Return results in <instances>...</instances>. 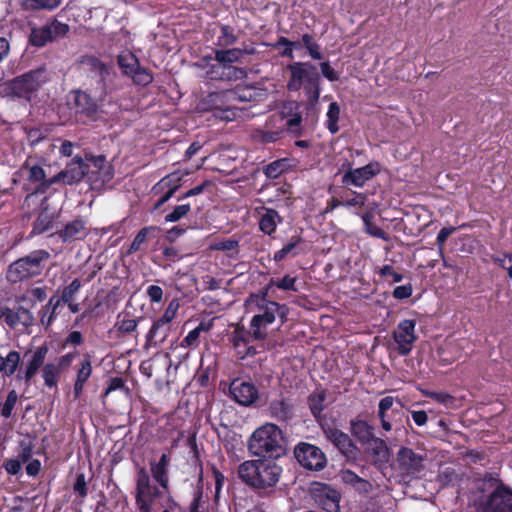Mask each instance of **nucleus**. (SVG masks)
<instances>
[{"label": "nucleus", "instance_id": "f704fd0d", "mask_svg": "<svg viewBox=\"0 0 512 512\" xmlns=\"http://www.w3.org/2000/svg\"><path fill=\"white\" fill-rule=\"evenodd\" d=\"M21 362L20 353L16 350H11L4 357L0 354V373L3 376L11 377L18 371Z\"/></svg>", "mask_w": 512, "mask_h": 512}, {"label": "nucleus", "instance_id": "4468645a", "mask_svg": "<svg viewBox=\"0 0 512 512\" xmlns=\"http://www.w3.org/2000/svg\"><path fill=\"white\" fill-rule=\"evenodd\" d=\"M347 166L348 170L342 176V184L345 187L361 188L381 171V165L376 161L359 168H352L350 162H347Z\"/></svg>", "mask_w": 512, "mask_h": 512}, {"label": "nucleus", "instance_id": "bb28decb", "mask_svg": "<svg viewBox=\"0 0 512 512\" xmlns=\"http://www.w3.org/2000/svg\"><path fill=\"white\" fill-rule=\"evenodd\" d=\"M170 332L171 324L158 318L153 322L146 335V345L153 347L161 346L168 338Z\"/></svg>", "mask_w": 512, "mask_h": 512}, {"label": "nucleus", "instance_id": "c03bdc74", "mask_svg": "<svg viewBox=\"0 0 512 512\" xmlns=\"http://www.w3.org/2000/svg\"><path fill=\"white\" fill-rule=\"evenodd\" d=\"M372 217L373 216L370 212H366L362 215V221L365 226V232L373 237L382 239L384 241H388V234L382 228L372 223Z\"/></svg>", "mask_w": 512, "mask_h": 512}, {"label": "nucleus", "instance_id": "3c124183", "mask_svg": "<svg viewBox=\"0 0 512 512\" xmlns=\"http://www.w3.org/2000/svg\"><path fill=\"white\" fill-rule=\"evenodd\" d=\"M281 45H286V48L283 49L282 52H280V55L282 57H288V58H293L294 57L293 50L300 47L299 42L291 41L284 36L279 37L277 42L272 44V47L280 48Z\"/></svg>", "mask_w": 512, "mask_h": 512}, {"label": "nucleus", "instance_id": "20e7f679", "mask_svg": "<svg viewBox=\"0 0 512 512\" xmlns=\"http://www.w3.org/2000/svg\"><path fill=\"white\" fill-rule=\"evenodd\" d=\"M250 310L255 306V314L250 323V333L256 340H264L267 337V327L272 324L276 316L285 317V306L277 302L267 300L265 296L251 295L246 301Z\"/></svg>", "mask_w": 512, "mask_h": 512}, {"label": "nucleus", "instance_id": "f03ea898", "mask_svg": "<svg viewBox=\"0 0 512 512\" xmlns=\"http://www.w3.org/2000/svg\"><path fill=\"white\" fill-rule=\"evenodd\" d=\"M248 449L254 456L277 459L286 454V439L277 425L266 423L252 433Z\"/></svg>", "mask_w": 512, "mask_h": 512}, {"label": "nucleus", "instance_id": "6ab92c4d", "mask_svg": "<svg viewBox=\"0 0 512 512\" xmlns=\"http://www.w3.org/2000/svg\"><path fill=\"white\" fill-rule=\"evenodd\" d=\"M87 164L84 163L80 156H75L73 160L66 165L65 169L52 177V181L72 185L80 182L83 177L87 176Z\"/></svg>", "mask_w": 512, "mask_h": 512}, {"label": "nucleus", "instance_id": "864d4df0", "mask_svg": "<svg viewBox=\"0 0 512 512\" xmlns=\"http://www.w3.org/2000/svg\"><path fill=\"white\" fill-rule=\"evenodd\" d=\"M64 304V301H61V296L57 294L50 297L48 303L44 306V309L50 310L49 319L46 321L47 323H53L58 315V308Z\"/></svg>", "mask_w": 512, "mask_h": 512}, {"label": "nucleus", "instance_id": "ea45409f", "mask_svg": "<svg viewBox=\"0 0 512 512\" xmlns=\"http://www.w3.org/2000/svg\"><path fill=\"white\" fill-rule=\"evenodd\" d=\"M212 328L211 322L202 321L196 328L191 330L187 336L182 340L181 347L187 348L191 346H196L199 343V337L201 332L209 331Z\"/></svg>", "mask_w": 512, "mask_h": 512}, {"label": "nucleus", "instance_id": "0eeeda50", "mask_svg": "<svg viewBox=\"0 0 512 512\" xmlns=\"http://www.w3.org/2000/svg\"><path fill=\"white\" fill-rule=\"evenodd\" d=\"M161 496L157 486L151 484L150 476L145 467H139L136 473L135 500L139 512H152L154 500Z\"/></svg>", "mask_w": 512, "mask_h": 512}, {"label": "nucleus", "instance_id": "774afa93", "mask_svg": "<svg viewBox=\"0 0 512 512\" xmlns=\"http://www.w3.org/2000/svg\"><path fill=\"white\" fill-rule=\"evenodd\" d=\"M147 295L152 303H159L163 298V289L158 285H150L147 288Z\"/></svg>", "mask_w": 512, "mask_h": 512}, {"label": "nucleus", "instance_id": "423d86ee", "mask_svg": "<svg viewBox=\"0 0 512 512\" xmlns=\"http://www.w3.org/2000/svg\"><path fill=\"white\" fill-rule=\"evenodd\" d=\"M51 255L47 250L37 249L13 261L7 269L6 278L11 283H18L38 277L45 269Z\"/></svg>", "mask_w": 512, "mask_h": 512}, {"label": "nucleus", "instance_id": "412c9836", "mask_svg": "<svg viewBox=\"0 0 512 512\" xmlns=\"http://www.w3.org/2000/svg\"><path fill=\"white\" fill-rule=\"evenodd\" d=\"M89 234L87 222L82 218L74 219L56 232V235L64 243H72L84 240Z\"/></svg>", "mask_w": 512, "mask_h": 512}, {"label": "nucleus", "instance_id": "5fc2aeb1", "mask_svg": "<svg viewBox=\"0 0 512 512\" xmlns=\"http://www.w3.org/2000/svg\"><path fill=\"white\" fill-rule=\"evenodd\" d=\"M491 259L495 264L507 270L509 278L512 279V252L503 253L502 256L493 255Z\"/></svg>", "mask_w": 512, "mask_h": 512}, {"label": "nucleus", "instance_id": "f257e3e1", "mask_svg": "<svg viewBox=\"0 0 512 512\" xmlns=\"http://www.w3.org/2000/svg\"><path fill=\"white\" fill-rule=\"evenodd\" d=\"M282 467L273 460H247L238 467V477L246 485L261 492H270L280 480Z\"/></svg>", "mask_w": 512, "mask_h": 512}, {"label": "nucleus", "instance_id": "bf43d9fd", "mask_svg": "<svg viewBox=\"0 0 512 512\" xmlns=\"http://www.w3.org/2000/svg\"><path fill=\"white\" fill-rule=\"evenodd\" d=\"M295 283L296 278L291 277L290 275H285L282 279L272 281V285L276 286L278 289L294 292L297 291Z\"/></svg>", "mask_w": 512, "mask_h": 512}, {"label": "nucleus", "instance_id": "6e6d98bb", "mask_svg": "<svg viewBox=\"0 0 512 512\" xmlns=\"http://www.w3.org/2000/svg\"><path fill=\"white\" fill-rule=\"evenodd\" d=\"M18 400V395L15 390H11L6 397L5 403L1 408V415L5 418H9L12 415V411Z\"/></svg>", "mask_w": 512, "mask_h": 512}, {"label": "nucleus", "instance_id": "4be33fe9", "mask_svg": "<svg viewBox=\"0 0 512 512\" xmlns=\"http://www.w3.org/2000/svg\"><path fill=\"white\" fill-rule=\"evenodd\" d=\"M206 75L211 80L237 81L246 76L243 68L227 66L221 63L212 64L206 70Z\"/></svg>", "mask_w": 512, "mask_h": 512}, {"label": "nucleus", "instance_id": "a19ab883", "mask_svg": "<svg viewBox=\"0 0 512 512\" xmlns=\"http://www.w3.org/2000/svg\"><path fill=\"white\" fill-rule=\"evenodd\" d=\"M372 452V456L376 461H387L389 458V448L386 442L375 436V438L366 444Z\"/></svg>", "mask_w": 512, "mask_h": 512}, {"label": "nucleus", "instance_id": "c756f323", "mask_svg": "<svg viewBox=\"0 0 512 512\" xmlns=\"http://www.w3.org/2000/svg\"><path fill=\"white\" fill-rule=\"evenodd\" d=\"M235 105L238 102H260L266 98V91L254 86H240L232 89Z\"/></svg>", "mask_w": 512, "mask_h": 512}, {"label": "nucleus", "instance_id": "e433bc0d", "mask_svg": "<svg viewBox=\"0 0 512 512\" xmlns=\"http://www.w3.org/2000/svg\"><path fill=\"white\" fill-rule=\"evenodd\" d=\"M242 58L241 48L216 49L214 59L221 64L233 66V63L239 62Z\"/></svg>", "mask_w": 512, "mask_h": 512}, {"label": "nucleus", "instance_id": "2f4dec72", "mask_svg": "<svg viewBox=\"0 0 512 512\" xmlns=\"http://www.w3.org/2000/svg\"><path fill=\"white\" fill-rule=\"evenodd\" d=\"M269 414L278 421H288L292 418V405L285 398L272 400L268 407Z\"/></svg>", "mask_w": 512, "mask_h": 512}, {"label": "nucleus", "instance_id": "5701e85b", "mask_svg": "<svg viewBox=\"0 0 512 512\" xmlns=\"http://www.w3.org/2000/svg\"><path fill=\"white\" fill-rule=\"evenodd\" d=\"M171 456L169 453H163L158 461H150V471L153 479L165 491L169 490V466Z\"/></svg>", "mask_w": 512, "mask_h": 512}, {"label": "nucleus", "instance_id": "72a5a7b5", "mask_svg": "<svg viewBox=\"0 0 512 512\" xmlns=\"http://www.w3.org/2000/svg\"><path fill=\"white\" fill-rule=\"evenodd\" d=\"M263 210L264 212L261 214L259 220V228L263 233L271 235L276 231V228L281 223L282 218L274 209L263 208Z\"/></svg>", "mask_w": 512, "mask_h": 512}, {"label": "nucleus", "instance_id": "49530a36", "mask_svg": "<svg viewBox=\"0 0 512 512\" xmlns=\"http://www.w3.org/2000/svg\"><path fill=\"white\" fill-rule=\"evenodd\" d=\"M238 37L234 34L233 29L228 25L221 26V34L217 38L216 45L219 47H228L235 44Z\"/></svg>", "mask_w": 512, "mask_h": 512}, {"label": "nucleus", "instance_id": "603ef678", "mask_svg": "<svg viewBox=\"0 0 512 512\" xmlns=\"http://www.w3.org/2000/svg\"><path fill=\"white\" fill-rule=\"evenodd\" d=\"M191 211V206L190 204H181V205H177L173 208V210L166 214L165 216V222H177L181 219H183L184 217L187 216V214Z\"/></svg>", "mask_w": 512, "mask_h": 512}, {"label": "nucleus", "instance_id": "2eb2a0df", "mask_svg": "<svg viewBox=\"0 0 512 512\" xmlns=\"http://www.w3.org/2000/svg\"><path fill=\"white\" fill-rule=\"evenodd\" d=\"M47 353L48 347L46 345L39 346L34 351L26 352L24 358L27 360L24 362L23 368L18 371L16 378L30 385L31 380L37 374L40 367L45 365L44 361Z\"/></svg>", "mask_w": 512, "mask_h": 512}, {"label": "nucleus", "instance_id": "4c0bfd02", "mask_svg": "<svg viewBox=\"0 0 512 512\" xmlns=\"http://www.w3.org/2000/svg\"><path fill=\"white\" fill-rule=\"evenodd\" d=\"M47 297L46 287H32L27 289L21 296L20 301L26 302L31 307L35 306L37 302H42Z\"/></svg>", "mask_w": 512, "mask_h": 512}, {"label": "nucleus", "instance_id": "f8f14e48", "mask_svg": "<svg viewBox=\"0 0 512 512\" xmlns=\"http://www.w3.org/2000/svg\"><path fill=\"white\" fill-rule=\"evenodd\" d=\"M426 455L408 447H401L396 454L398 470L402 476L417 477L425 468Z\"/></svg>", "mask_w": 512, "mask_h": 512}, {"label": "nucleus", "instance_id": "b1692460", "mask_svg": "<svg viewBox=\"0 0 512 512\" xmlns=\"http://www.w3.org/2000/svg\"><path fill=\"white\" fill-rule=\"evenodd\" d=\"M315 501L326 512H338L340 494L328 485H322L314 494Z\"/></svg>", "mask_w": 512, "mask_h": 512}, {"label": "nucleus", "instance_id": "7c9ffc66", "mask_svg": "<svg viewBox=\"0 0 512 512\" xmlns=\"http://www.w3.org/2000/svg\"><path fill=\"white\" fill-rule=\"evenodd\" d=\"M114 176L112 165H106L102 170H87V179L93 190H101Z\"/></svg>", "mask_w": 512, "mask_h": 512}, {"label": "nucleus", "instance_id": "052dcab7", "mask_svg": "<svg viewBox=\"0 0 512 512\" xmlns=\"http://www.w3.org/2000/svg\"><path fill=\"white\" fill-rule=\"evenodd\" d=\"M203 503V488L202 486H197L193 492V499L189 506V512H200V508Z\"/></svg>", "mask_w": 512, "mask_h": 512}, {"label": "nucleus", "instance_id": "7ed1b4c3", "mask_svg": "<svg viewBox=\"0 0 512 512\" xmlns=\"http://www.w3.org/2000/svg\"><path fill=\"white\" fill-rule=\"evenodd\" d=\"M290 72V78L287 82V89L291 92H297L301 88L310 103L314 104L320 97L321 76L316 65L311 62H294L287 66Z\"/></svg>", "mask_w": 512, "mask_h": 512}, {"label": "nucleus", "instance_id": "58836bf2", "mask_svg": "<svg viewBox=\"0 0 512 512\" xmlns=\"http://www.w3.org/2000/svg\"><path fill=\"white\" fill-rule=\"evenodd\" d=\"M326 393L325 391L314 392L308 397V405L312 415L320 420L321 414L325 408Z\"/></svg>", "mask_w": 512, "mask_h": 512}, {"label": "nucleus", "instance_id": "1a4fd4ad", "mask_svg": "<svg viewBox=\"0 0 512 512\" xmlns=\"http://www.w3.org/2000/svg\"><path fill=\"white\" fill-rule=\"evenodd\" d=\"M23 170L27 171V180L30 183L35 184V190L25 197L23 203L24 208L30 209L32 205L38 204L39 194L45 193L55 183L51 182L52 177H46L44 169L39 165H31L28 161H26L23 166Z\"/></svg>", "mask_w": 512, "mask_h": 512}, {"label": "nucleus", "instance_id": "f3484780", "mask_svg": "<svg viewBox=\"0 0 512 512\" xmlns=\"http://www.w3.org/2000/svg\"><path fill=\"white\" fill-rule=\"evenodd\" d=\"M415 326V320L405 319L397 325V328L393 332V339L398 345L400 355H408L412 350L413 343L417 339Z\"/></svg>", "mask_w": 512, "mask_h": 512}, {"label": "nucleus", "instance_id": "e2e57ef3", "mask_svg": "<svg viewBox=\"0 0 512 512\" xmlns=\"http://www.w3.org/2000/svg\"><path fill=\"white\" fill-rule=\"evenodd\" d=\"M73 490L77 493L81 498H85L87 496V482L84 473H79L76 476V481L73 485Z\"/></svg>", "mask_w": 512, "mask_h": 512}, {"label": "nucleus", "instance_id": "39448f33", "mask_svg": "<svg viewBox=\"0 0 512 512\" xmlns=\"http://www.w3.org/2000/svg\"><path fill=\"white\" fill-rule=\"evenodd\" d=\"M479 489L485 494L479 501L483 512H512V490L499 478L486 475Z\"/></svg>", "mask_w": 512, "mask_h": 512}, {"label": "nucleus", "instance_id": "c85d7f7f", "mask_svg": "<svg viewBox=\"0 0 512 512\" xmlns=\"http://www.w3.org/2000/svg\"><path fill=\"white\" fill-rule=\"evenodd\" d=\"M92 374V360L91 355L86 353L77 368L76 379L74 383L73 393L77 399L83 392L84 385Z\"/></svg>", "mask_w": 512, "mask_h": 512}, {"label": "nucleus", "instance_id": "8fccbe9b", "mask_svg": "<svg viewBox=\"0 0 512 512\" xmlns=\"http://www.w3.org/2000/svg\"><path fill=\"white\" fill-rule=\"evenodd\" d=\"M157 230V227L154 226H148L142 228L137 235L135 236L134 240L132 241L129 252L133 253L138 251L141 248V245L147 240L150 233H154Z\"/></svg>", "mask_w": 512, "mask_h": 512}, {"label": "nucleus", "instance_id": "393cba45", "mask_svg": "<svg viewBox=\"0 0 512 512\" xmlns=\"http://www.w3.org/2000/svg\"><path fill=\"white\" fill-rule=\"evenodd\" d=\"M202 102L207 109L217 110L218 112L225 107L235 106V98L232 89L211 92L203 98Z\"/></svg>", "mask_w": 512, "mask_h": 512}, {"label": "nucleus", "instance_id": "473e14b6", "mask_svg": "<svg viewBox=\"0 0 512 512\" xmlns=\"http://www.w3.org/2000/svg\"><path fill=\"white\" fill-rule=\"evenodd\" d=\"M351 432L362 444L366 445L375 438L374 427L364 420H352Z\"/></svg>", "mask_w": 512, "mask_h": 512}, {"label": "nucleus", "instance_id": "c9c22d12", "mask_svg": "<svg viewBox=\"0 0 512 512\" xmlns=\"http://www.w3.org/2000/svg\"><path fill=\"white\" fill-rule=\"evenodd\" d=\"M17 2L26 11L54 10L61 4V0H17Z\"/></svg>", "mask_w": 512, "mask_h": 512}, {"label": "nucleus", "instance_id": "a211bd4d", "mask_svg": "<svg viewBox=\"0 0 512 512\" xmlns=\"http://www.w3.org/2000/svg\"><path fill=\"white\" fill-rule=\"evenodd\" d=\"M48 197L39 198V202L36 206L40 207L39 214L33 222L31 235L43 234L53 227L55 219L58 217V211L56 208H52L48 202Z\"/></svg>", "mask_w": 512, "mask_h": 512}, {"label": "nucleus", "instance_id": "aec40b11", "mask_svg": "<svg viewBox=\"0 0 512 512\" xmlns=\"http://www.w3.org/2000/svg\"><path fill=\"white\" fill-rule=\"evenodd\" d=\"M232 398L243 406H251L259 397L258 389L249 381L235 379L229 387Z\"/></svg>", "mask_w": 512, "mask_h": 512}, {"label": "nucleus", "instance_id": "a878e982", "mask_svg": "<svg viewBox=\"0 0 512 512\" xmlns=\"http://www.w3.org/2000/svg\"><path fill=\"white\" fill-rule=\"evenodd\" d=\"M73 105L76 113L88 118H94L98 112L96 101L86 92L76 90L73 92Z\"/></svg>", "mask_w": 512, "mask_h": 512}, {"label": "nucleus", "instance_id": "ddd939ff", "mask_svg": "<svg viewBox=\"0 0 512 512\" xmlns=\"http://www.w3.org/2000/svg\"><path fill=\"white\" fill-rule=\"evenodd\" d=\"M122 72L131 77L137 85L147 86L153 81L152 74L139 64L138 58L131 52L125 51L117 59Z\"/></svg>", "mask_w": 512, "mask_h": 512}, {"label": "nucleus", "instance_id": "13d9d810", "mask_svg": "<svg viewBox=\"0 0 512 512\" xmlns=\"http://www.w3.org/2000/svg\"><path fill=\"white\" fill-rule=\"evenodd\" d=\"M437 478L441 485L447 486V485H453L455 483V481L457 480L458 476L454 469L445 468L438 474Z\"/></svg>", "mask_w": 512, "mask_h": 512}, {"label": "nucleus", "instance_id": "de8ad7c7", "mask_svg": "<svg viewBox=\"0 0 512 512\" xmlns=\"http://www.w3.org/2000/svg\"><path fill=\"white\" fill-rule=\"evenodd\" d=\"M84 64H86L90 70L96 73L101 79H105L109 74V67L96 57H87Z\"/></svg>", "mask_w": 512, "mask_h": 512}, {"label": "nucleus", "instance_id": "6e6552de", "mask_svg": "<svg viewBox=\"0 0 512 512\" xmlns=\"http://www.w3.org/2000/svg\"><path fill=\"white\" fill-rule=\"evenodd\" d=\"M68 24L53 19L42 26H32L29 34V44L41 48L59 38H63L69 32Z\"/></svg>", "mask_w": 512, "mask_h": 512}, {"label": "nucleus", "instance_id": "37998d69", "mask_svg": "<svg viewBox=\"0 0 512 512\" xmlns=\"http://www.w3.org/2000/svg\"><path fill=\"white\" fill-rule=\"evenodd\" d=\"M326 117L327 129L331 134H336L339 131L338 121L340 117V106L337 102L330 103Z\"/></svg>", "mask_w": 512, "mask_h": 512}, {"label": "nucleus", "instance_id": "79ce46f5", "mask_svg": "<svg viewBox=\"0 0 512 512\" xmlns=\"http://www.w3.org/2000/svg\"><path fill=\"white\" fill-rule=\"evenodd\" d=\"M61 370L53 362L46 363L42 368V377L47 387H56Z\"/></svg>", "mask_w": 512, "mask_h": 512}, {"label": "nucleus", "instance_id": "a18cd8bd", "mask_svg": "<svg viewBox=\"0 0 512 512\" xmlns=\"http://www.w3.org/2000/svg\"><path fill=\"white\" fill-rule=\"evenodd\" d=\"M300 242H301L300 237H296V238L292 239L289 243L285 244L282 247V249H280L274 253L273 259L276 262H280V261L284 260L289 255L297 256L299 254L297 247Z\"/></svg>", "mask_w": 512, "mask_h": 512}, {"label": "nucleus", "instance_id": "0e129e2a", "mask_svg": "<svg viewBox=\"0 0 512 512\" xmlns=\"http://www.w3.org/2000/svg\"><path fill=\"white\" fill-rule=\"evenodd\" d=\"M283 171V163L279 160L274 161L268 164L264 172L268 178L275 179L277 178Z\"/></svg>", "mask_w": 512, "mask_h": 512}, {"label": "nucleus", "instance_id": "9d476101", "mask_svg": "<svg viewBox=\"0 0 512 512\" xmlns=\"http://www.w3.org/2000/svg\"><path fill=\"white\" fill-rule=\"evenodd\" d=\"M47 81L45 69H37L27 72L13 79L9 88L13 95L20 98H30Z\"/></svg>", "mask_w": 512, "mask_h": 512}, {"label": "nucleus", "instance_id": "69168bd1", "mask_svg": "<svg viewBox=\"0 0 512 512\" xmlns=\"http://www.w3.org/2000/svg\"><path fill=\"white\" fill-rule=\"evenodd\" d=\"M21 450L17 455V459L20 460L21 463L28 462L33 454V447L31 443L21 442L20 444Z\"/></svg>", "mask_w": 512, "mask_h": 512}, {"label": "nucleus", "instance_id": "680f3d73", "mask_svg": "<svg viewBox=\"0 0 512 512\" xmlns=\"http://www.w3.org/2000/svg\"><path fill=\"white\" fill-rule=\"evenodd\" d=\"M322 75L330 82L339 80V73L330 65L328 61L319 64Z\"/></svg>", "mask_w": 512, "mask_h": 512}, {"label": "nucleus", "instance_id": "09e8293b", "mask_svg": "<svg viewBox=\"0 0 512 512\" xmlns=\"http://www.w3.org/2000/svg\"><path fill=\"white\" fill-rule=\"evenodd\" d=\"M81 286V281L77 278L74 279L68 286H65L61 290V301H64V304L74 301Z\"/></svg>", "mask_w": 512, "mask_h": 512}, {"label": "nucleus", "instance_id": "338daca9", "mask_svg": "<svg viewBox=\"0 0 512 512\" xmlns=\"http://www.w3.org/2000/svg\"><path fill=\"white\" fill-rule=\"evenodd\" d=\"M138 321L136 319H122L117 322V327L120 332L131 333L136 330Z\"/></svg>", "mask_w": 512, "mask_h": 512}, {"label": "nucleus", "instance_id": "4d7b16f0", "mask_svg": "<svg viewBox=\"0 0 512 512\" xmlns=\"http://www.w3.org/2000/svg\"><path fill=\"white\" fill-rule=\"evenodd\" d=\"M180 307V303L178 299H172L168 306L166 307L163 315L159 318L165 322L171 324V321L176 317L177 311Z\"/></svg>", "mask_w": 512, "mask_h": 512}, {"label": "nucleus", "instance_id": "dca6fc26", "mask_svg": "<svg viewBox=\"0 0 512 512\" xmlns=\"http://www.w3.org/2000/svg\"><path fill=\"white\" fill-rule=\"evenodd\" d=\"M322 429L326 438L343 454L347 459H355L359 453L350 436L333 426H324Z\"/></svg>", "mask_w": 512, "mask_h": 512}, {"label": "nucleus", "instance_id": "cd10ccee", "mask_svg": "<svg viewBox=\"0 0 512 512\" xmlns=\"http://www.w3.org/2000/svg\"><path fill=\"white\" fill-rule=\"evenodd\" d=\"M2 317L5 323L11 328H15L19 324L28 327L31 326L34 321L33 314L24 307H19L17 310L6 308L2 312Z\"/></svg>", "mask_w": 512, "mask_h": 512}, {"label": "nucleus", "instance_id": "9b49d317", "mask_svg": "<svg viewBox=\"0 0 512 512\" xmlns=\"http://www.w3.org/2000/svg\"><path fill=\"white\" fill-rule=\"evenodd\" d=\"M294 455L299 464L308 470L320 471L327 464L324 452L310 443L301 442L297 444L294 448Z\"/></svg>", "mask_w": 512, "mask_h": 512}]
</instances>
